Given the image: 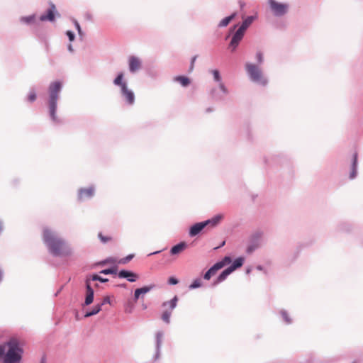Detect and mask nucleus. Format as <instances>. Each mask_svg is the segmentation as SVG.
I'll use <instances>...</instances> for the list:
<instances>
[{
	"label": "nucleus",
	"instance_id": "obj_46",
	"mask_svg": "<svg viewBox=\"0 0 363 363\" xmlns=\"http://www.w3.org/2000/svg\"><path fill=\"white\" fill-rule=\"evenodd\" d=\"M68 48L70 51H72V48L71 45H69Z\"/></svg>",
	"mask_w": 363,
	"mask_h": 363
},
{
	"label": "nucleus",
	"instance_id": "obj_30",
	"mask_svg": "<svg viewBox=\"0 0 363 363\" xmlns=\"http://www.w3.org/2000/svg\"><path fill=\"white\" fill-rule=\"evenodd\" d=\"M91 280L93 281H99L102 283H104V282H106L108 281V279H105V278H102L101 277L97 275V274H94L91 276Z\"/></svg>",
	"mask_w": 363,
	"mask_h": 363
},
{
	"label": "nucleus",
	"instance_id": "obj_41",
	"mask_svg": "<svg viewBox=\"0 0 363 363\" xmlns=\"http://www.w3.org/2000/svg\"><path fill=\"white\" fill-rule=\"evenodd\" d=\"M75 26L79 32V33H81V28L78 22H75Z\"/></svg>",
	"mask_w": 363,
	"mask_h": 363
},
{
	"label": "nucleus",
	"instance_id": "obj_17",
	"mask_svg": "<svg viewBox=\"0 0 363 363\" xmlns=\"http://www.w3.org/2000/svg\"><path fill=\"white\" fill-rule=\"evenodd\" d=\"M219 269H220V265L218 264H215L205 273L203 278L206 280H209L211 277L214 276L217 271Z\"/></svg>",
	"mask_w": 363,
	"mask_h": 363
},
{
	"label": "nucleus",
	"instance_id": "obj_4",
	"mask_svg": "<svg viewBox=\"0 0 363 363\" xmlns=\"http://www.w3.org/2000/svg\"><path fill=\"white\" fill-rule=\"evenodd\" d=\"M245 69L250 79L258 84L266 85L267 83V79L264 77L262 70L255 65L247 63Z\"/></svg>",
	"mask_w": 363,
	"mask_h": 363
},
{
	"label": "nucleus",
	"instance_id": "obj_6",
	"mask_svg": "<svg viewBox=\"0 0 363 363\" xmlns=\"http://www.w3.org/2000/svg\"><path fill=\"white\" fill-rule=\"evenodd\" d=\"M177 301L178 298L177 296H174L170 301L163 303L162 306L167 307V308L164 310L162 314V319L165 323H169L172 312L173 309L176 307Z\"/></svg>",
	"mask_w": 363,
	"mask_h": 363
},
{
	"label": "nucleus",
	"instance_id": "obj_28",
	"mask_svg": "<svg viewBox=\"0 0 363 363\" xmlns=\"http://www.w3.org/2000/svg\"><path fill=\"white\" fill-rule=\"evenodd\" d=\"M231 258L230 257H225L221 261L217 262L216 264H218L220 265V269L223 268L224 266L230 264L231 262Z\"/></svg>",
	"mask_w": 363,
	"mask_h": 363
},
{
	"label": "nucleus",
	"instance_id": "obj_27",
	"mask_svg": "<svg viewBox=\"0 0 363 363\" xmlns=\"http://www.w3.org/2000/svg\"><path fill=\"white\" fill-rule=\"evenodd\" d=\"M123 77V74L122 73H121L118 75V77L114 80V84L116 85L121 86V90L123 89V85L126 84L125 83L122 82Z\"/></svg>",
	"mask_w": 363,
	"mask_h": 363
},
{
	"label": "nucleus",
	"instance_id": "obj_3",
	"mask_svg": "<svg viewBox=\"0 0 363 363\" xmlns=\"http://www.w3.org/2000/svg\"><path fill=\"white\" fill-rule=\"evenodd\" d=\"M62 84L60 82H55L50 84L49 87L50 94V113L52 119L54 121H57L56 109H57V101L58 99V94L61 89Z\"/></svg>",
	"mask_w": 363,
	"mask_h": 363
},
{
	"label": "nucleus",
	"instance_id": "obj_14",
	"mask_svg": "<svg viewBox=\"0 0 363 363\" xmlns=\"http://www.w3.org/2000/svg\"><path fill=\"white\" fill-rule=\"evenodd\" d=\"M94 194V189L93 187H89L86 189H82L79 191V199H85L86 198L91 197Z\"/></svg>",
	"mask_w": 363,
	"mask_h": 363
},
{
	"label": "nucleus",
	"instance_id": "obj_44",
	"mask_svg": "<svg viewBox=\"0 0 363 363\" xmlns=\"http://www.w3.org/2000/svg\"><path fill=\"white\" fill-rule=\"evenodd\" d=\"M253 249H254L253 247H250L248 248L247 251H248L249 252H251L253 250Z\"/></svg>",
	"mask_w": 363,
	"mask_h": 363
},
{
	"label": "nucleus",
	"instance_id": "obj_18",
	"mask_svg": "<svg viewBox=\"0 0 363 363\" xmlns=\"http://www.w3.org/2000/svg\"><path fill=\"white\" fill-rule=\"evenodd\" d=\"M357 153L354 152L352 159V170L350 174L351 179H354L357 174Z\"/></svg>",
	"mask_w": 363,
	"mask_h": 363
},
{
	"label": "nucleus",
	"instance_id": "obj_34",
	"mask_svg": "<svg viewBox=\"0 0 363 363\" xmlns=\"http://www.w3.org/2000/svg\"><path fill=\"white\" fill-rule=\"evenodd\" d=\"M101 274H116V268H111V269H106L101 271Z\"/></svg>",
	"mask_w": 363,
	"mask_h": 363
},
{
	"label": "nucleus",
	"instance_id": "obj_2",
	"mask_svg": "<svg viewBox=\"0 0 363 363\" xmlns=\"http://www.w3.org/2000/svg\"><path fill=\"white\" fill-rule=\"evenodd\" d=\"M22 353L23 350L16 338L0 345V360L3 363H20Z\"/></svg>",
	"mask_w": 363,
	"mask_h": 363
},
{
	"label": "nucleus",
	"instance_id": "obj_37",
	"mask_svg": "<svg viewBox=\"0 0 363 363\" xmlns=\"http://www.w3.org/2000/svg\"><path fill=\"white\" fill-rule=\"evenodd\" d=\"M105 303H111V300H110V298L108 296H105L104 298H103V301L101 302V303H100L99 305L103 306L104 304Z\"/></svg>",
	"mask_w": 363,
	"mask_h": 363
},
{
	"label": "nucleus",
	"instance_id": "obj_33",
	"mask_svg": "<svg viewBox=\"0 0 363 363\" xmlns=\"http://www.w3.org/2000/svg\"><path fill=\"white\" fill-rule=\"evenodd\" d=\"M212 74L213 75V77H214V79L216 81V82H220V80H221V77L220 76V73L218 72V70L217 69H214V70H212Z\"/></svg>",
	"mask_w": 363,
	"mask_h": 363
},
{
	"label": "nucleus",
	"instance_id": "obj_13",
	"mask_svg": "<svg viewBox=\"0 0 363 363\" xmlns=\"http://www.w3.org/2000/svg\"><path fill=\"white\" fill-rule=\"evenodd\" d=\"M141 63L140 60L134 56L129 58V68L130 72H134L140 68Z\"/></svg>",
	"mask_w": 363,
	"mask_h": 363
},
{
	"label": "nucleus",
	"instance_id": "obj_43",
	"mask_svg": "<svg viewBox=\"0 0 363 363\" xmlns=\"http://www.w3.org/2000/svg\"><path fill=\"white\" fill-rule=\"evenodd\" d=\"M239 4H240V6L241 9H242L243 7L245 6V3L243 1H239Z\"/></svg>",
	"mask_w": 363,
	"mask_h": 363
},
{
	"label": "nucleus",
	"instance_id": "obj_24",
	"mask_svg": "<svg viewBox=\"0 0 363 363\" xmlns=\"http://www.w3.org/2000/svg\"><path fill=\"white\" fill-rule=\"evenodd\" d=\"M21 21L27 24H32L35 22V16L31 15L29 16L22 17Z\"/></svg>",
	"mask_w": 363,
	"mask_h": 363
},
{
	"label": "nucleus",
	"instance_id": "obj_42",
	"mask_svg": "<svg viewBox=\"0 0 363 363\" xmlns=\"http://www.w3.org/2000/svg\"><path fill=\"white\" fill-rule=\"evenodd\" d=\"M115 262H116V261H115L113 259L110 258V259H106V260L104 262V263H107V262H109V263H114Z\"/></svg>",
	"mask_w": 363,
	"mask_h": 363
},
{
	"label": "nucleus",
	"instance_id": "obj_12",
	"mask_svg": "<svg viewBox=\"0 0 363 363\" xmlns=\"http://www.w3.org/2000/svg\"><path fill=\"white\" fill-rule=\"evenodd\" d=\"M122 94L129 104H133L135 101V96L132 91L129 90L126 84L123 85Z\"/></svg>",
	"mask_w": 363,
	"mask_h": 363
},
{
	"label": "nucleus",
	"instance_id": "obj_11",
	"mask_svg": "<svg viewBox=\"0 0 363 363\" xmlns=\"http://www.w3.org/2000/svg\"><path fill=\"white\" fill-rule=\"evenodd\" d=\"M86 296L85 298V304L89 305L93 302L94 300V290L91 287L89 279L87 278L86 280Z\"/></svg>",
	"mask_w": 363,
	"mask_h": 363
},
{
	"label": "nucleus",
	"instance_id": "obj_26",
	"mask_svg": "<svg viewBox=\"0 0 363 363\" xmlns=\"http://www.w3.org/2000/svg\"><path fill=\"white\" fill-rule=\"evenodd\" d=\"M98 237L103 243H106L113 240V238L109 235H104L101 233L98 234Z\"/></svg>",
	"mask_w": 363,
	"mask_h": 363
},
{
	"label": "nucleus",
	"instance_id": "obj_25",
	"mask_svg": "<svg viewBox=\"0 0 363 363\" xmlns=\"http://www.w3.org/2000/svg\"><path fill=\"white\" fill-rule=\"evenodd\" d=\"M101 310V305L99 304H97L96 305L94 308L89 311V312H87L86 314H85V317H89V316H91V315H96Z\"/></svg>",
	"mask_w": 363,
	"mask_h": 363
},
{
	"label": "nucleus",
	"instance_id": "obj_15",
	"mask_svg": "<svg viewBox=\"0 0 363 363\" xmlns=\"http://www.w3.org/2000/svg\"><path fill=\"white\" fill-rule=\"evenodd\" d=\"M206 226V223L204 222H201L196 223L190 228L189 234L191 236H195L198 235L205 227Z\"/></svg>",
	"mask_w": 363,
	"mask_h": 363
},
{
	"label": "nucleus",
	"instance_id": "obj_32",
	"mask_svg": "<svg viewBox=\"0 0 363 363\" xmlns=\"http://www.w3.org/2000/svg\"><path fill=\"white\" fill-rule=\"evenodd\" d=\"M36 94L34 91H31L28 95V101L29 102H33L36 99Z\"/></svg>",
	"mask_w": 363,
	"mask_h": 363
},
{
	"label": "nucleus",
	"instance_id": "obj_1",
	"mask_svg": "<svg viewBox=\"0 0 363 363\" xmlns=\"http://www.w3.org/2000/svg\"><path fill=\"white\" fill-rule=\"evenodd\" d=\"M43 240L51 254L57 257H67L72 254V248L56 233L49 229L43 230Z\"/></svg>",
	"mask_w": 363,
	"mask_h": 363
},
{
	"label": "nucleus",
	"instance_id": "obj_38",
	"mask_svg": "<svg viewBox=\"0 0 363 363\" xmlns=\"http://www.w3.org/2000/svg\"><path fill=\"white\" fill-rule=\"evenodd\" d=\"M168 283L169 284H172V285H174V284H177L178 283V280L174 278V277H170L168 280Z\"/></svg>",
	"mask_w": 363,
	"mask_h": 363
},
{
	"label": "nucleus",
	"instance_id": "obj_8",
	"mask_svg": "<svg viewBox=\"0 0 363 363\" xmlns=\"http://www.w3.org/2000/svg\"><path fill=\"white\" fill-rule=\"evenodd\" d=\"M57 13L56 7L52 3L50 4V8L48 9L45 13L42 14L40 16V21H55V13Z\"/></svg>",
	"mask_w": 363,
	"mask_h": 363
},
{
	"label": "nucleus",
	"instance_id": "obj_19",
	"mask_svg": "<svg viewBox=\"0 0 363 363\" xmlns=\"http://www.w3.org/2000/svg\"><path fill=\"white\" fill-rule=\"evenodd\" d=\"M223 218V216L221 214L216 215V216L213 217L211 219L204 221V223H206V226L210 225L211 227H214L221 221Z\"/></svg>",
	"mask_w": 363,
	"mask_h": 363
},
{
	"label": "nucleus",
	"instance_id": "obj_16",
	"mask_svg": "<svg viewBox=\"0 0 363 363\" xmlns=\"http://www.w3.org/2000/svg\"><path fill=\"white\" fill-rule=\"evenodd\" d=\"M187 247V245L184 242H182L174 246L170 250V253L172 255H179Z\"/></svg>",
	"mask_w": 363,
	"mask_h": 363
},
{
	"label": "nucleus",
	"instance_id": "obj_20",
	"mask_svg": "<svg viewBox=\"0 0 363 363\" xmlns=\"http://www.w3.org/2000/svg\"><path fill=\"white\" fill-rule=\"evenodd\" d=\"M154 286H144L140 289H137L135 291L134 297L135 300H138L140 296V294H145L147 292H149Z\"/></svg>",
	"mask_w": 363,
	"mask_h": 363
},
{
	"label": "nucleus",
	"instance_id": "obj_22",
	"mask_svg": "<svg viewBox=\"0 0 363 363\" xmlns=\"http://www.w3.org/2000/svg\"><path fill=\"white\" fill-rule=\"evenodd\" d=\"M174 81L180 83L183 86H187L190 84V79L185 76L175 77Z\"/></svg>",
	"mask_w": 363,
	"mask_h": 363
},
{
	"label": "nucleus",
	"instance_id": "obj_10",
	"mask_svg": "<svg viewBox=\"0 0 363 363\" xmlns=\"http://www.w3.org/2000/svg\"><path fill=\"white\" fill-rule=\"evenodd\" d=\"M118 277L120 278H125L130 282H135L138 278V274L127 270H121L118 274Z\"/></svg>",
	"mask_w": 363,
	"mask_h": 363
},
{
	"label": "nucleus",
	"instance_id": "obj_35",
	"mask_svg": "<svg viewBox=\"0 0 363 363\" xmlns=\"http://www.w3.org/2000/svg\"><path fill=\"white\" fill-rule=\"evenodd\" d=\"M197 58V56H194L192 57L191 59V65H190V67H189V72H191L193 70H194V63H195V61Z\"/></svg>",
	"mask_w": 363,
	"mask_h": 363
},
{
	"label": "nucleus",
	"instance_id": "obj_31",
	"mask_svg": "<svg viewBox=\"0 0 363 363\" xmlns=\"http://www.w3.org/2000/svg\"><path fill=\"white\" fill-rule=\"evenodd\" d=\"M133 257V255H128V256H127V257H125L124 258L121 259L118 262V263H119V264H126L128 262H130L132 259Z\"/></svg>",
	"mask_w": 363,
	"mask_h": 363
},
{
	"label": "nucleus",
	"instance_id": "obj_7",
	"mask_svg": "<svg viewBox=\"0 0 363 363\" xmlns=\"http://www.w3.org/2000/svg\"><path fill=\"white\" fill-rule=\"evenodd\" d=\"M269 4L272 11L276 16H283L287 12L288 5L286 4L279 3L275 0H269Z\"/></svg>",
	"mask_w": 363,
	"mask_h": 363
},
{
	"label": "nucleus",
	"instance_id": "obj_39",
	"mask_svg": "<svg viewBox=\"0 0 363 363\" xmlns=\"http://www.w3.org/2000/svg\"><path fill=\"white\" fill-rule=\"evenodd\" d=\"M67 35L68 36L69 40L70 41H73L74 40V34L72 31L68 30L67 32Z\"/></svg>",
	"mask_w": 363,
	"mask_h": 363
},
{
	"label": "nucleus",
	"instance_id": "obj_40",
	"mask_svg": "<svg viewBox=\"0 0 363 363\" xmlns=\"http://www.w3.org/2000/svg\"><path fill=\"white\" fill-rule=\"evenodd\" d=\"M219 86H220V89L224 92V93H227V89L225 88V85L223 84V83H220L219 84Z\"/></svg>",
	"mask_w": 363,
	"mask_h": 363
},
{
	"label": "nucleus",
	"instance_id": "obj_9",
	"mask_svg": "<svg viewBox=\"0 0 363 363\" xmlns=\"http://www.w3.org/2000/svg\"><path fill=\"white\" fill-rule=\"evenodd\" d=\"M244 34L245 32L238 28V30L233 35L230 43L229 45V47L232 49V51H234L236 49L239 43L242 39Z\"/></svg>",
	"mask_w": 363,
	"mask_h": 363
},
{
	"label": "nucleus",
	"instance_id": "obj_21",
	"mask_svg": "<svg viewBox=\"0 0 363 363\" xmlns=\"http://www.w3.org/2000/svg\"><path fill=\"white\" fill-rule=\"evenodd\" d=\"M254 19H255L254 16H248L243 21V22H242V25L240 26V27L239 28V29L245 32L247 28L252 24Z\"/></svg>",
	"mask_w": 363,
	"mask_h": 363
},
{
	"label": "nucleus",
	"instance_id": "obj_36",
	"mask_svg": "<svg viewBox=\"0 0 363 363\" xmlns=\"http://www.w3.org/2000/svg\"><path fill=\"white\" fill-rule=\"evenodd\" d=\"M256 58L259 63H262L263 62V55L262 53L260 52H257L256 54Z\"/></svg>",
	"mask_w": 363,
	"mask_h": 363
},
{
	"label": "nucleus",
	"instance_id": "obj_5",
	"mask_svg": "<svg viewBox=\"0 0 363 363\" xmlns=\"http://www.w3.org/2000/svg\"><path fill=\"white\" fill-rule=\"evenodd\" d=\"M243 264V259L241 257H239L236 259L233 264L225 269L217 278L216 281H215L214 284H217L218 283L222 282L224 281L226 277L230 274L233 271H235L236 269L240 267Z\"/></svg>",
	"mask_w": 363,
	"mask_h": 363
},
{
	"label": "nucleus",
	"instance_id": "obj_29",
	"mask_svg": "<svg viewBox=\"0 0 363 363\" xmlns=\"http://www.w3.org/2000/svg\"><path fill=\"white\" fill-rule=\"evenodd\" d=\"M201 286V280L199 279H195L192 284L189 286V289H194L196 288H199Z\"/></svg>",
	"mask_w": 363,
	"mask_h": 363
},
{
	"label": "nucleus",
	"instance_id": "obj_45",
	"mask_svg": "<svg viewBox=\"0 0 363 363\" xmlns=\"http://www.w3.org/2000/svg\"><path fill=\"white\" fill-rule=\"evenodd\" d=\"M284 316H285L286 321V322H288V323H289V320H288V317H286V314H285V313H284Z\"/></svg>",
	"mask_w": 363,
	"mask_h": 363
},
{
	"label": "nucleus",
	"instance_id": "obj_23",
	"mask_svg": "<svg viewBox=\"0 0 363 363\" xmlns=\"http://www.w3.org/2000/svg\"><path fill=\"white\" fill-rule=\"evenodd\" d=\"M236 13H233L230 16L224 18L219 23V26L221 27L227 26L229 23L235 17Z\"/></svg>",
	"mask_w": 363,
	"mask_h": 363
}]
</instances>
